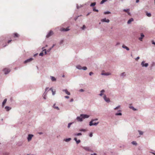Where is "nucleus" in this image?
<instances>
[{
    "mask_svg": "<svg viewBox=\"0 0 155 155\" xmlns=\"http://www.w3.org/2000/svg\"><path fill=\"white\" fill-rule=\"evenodd\" d=\"M97 120V119H96L95 120H92L89 123V125L90 126H92V125H97L98 123V122H97V123H93V122L94 120Z\"/></svg>",
    "mask_w": 155,
    "mask_h": 155,
    "instance_id": "nucleus-1",
    "label": "nucleus"
},
{
    "mask_svg": "<svg viewBox=\"0 0 155 155\" xmlns=\"http://www.w3.org/2000/svg\"><path fill=\"white\" fill-rule=\"evenodd\" d=\"M77 68L79 69H83L84 70H86L87 68L86 67H82L81 66L78 65L77 66Z\"/></svg>",
    "mask_w": 155,
    "mask_h": 155,
    "instance_id": "nucleus-2",
    "label": "nucleus"
},
{
    "mask_svg": "<svg viewBox=\"0 0 155 155\" xmlns=\"http://www.w3.org/2000/svg\"><path fill=\"white\" fill-rule=\"evenodd\" d=\"M53 34V31L50 30L46 36L47 38H48Z\"/></svg>",
    "mask_w": 155,
    "mask_h": 155,
    "instance_id": "nucleus-3",
    "label": "nucleus"
},
{
    "mask_svg": "<svg viewBox=\"0 0 155 155\" xmlns=\"http://www.w3.org/2000/svg\"><path fill=\"white\" fill-rule=\"evenodd\" d=\"M5 74H7L10 71V70L7 68H5L3 70Z\"/></svg>",
    "mask_w": 155,
    "mask_h": 155,
    "instance_id": "nucleus-4",
    "label": "nucleus"
},
{
    "mask_svg": "<svg viewBox=\"0 0 155 155\" xmlns=\"http://www.w3.org/2000/svg\"><path fill=\"white\" fill-rule=\"evenodd\" d=\"M33 135L32 134H29L28 137V141H30L31 140Z\"/></svg>",
    "mask_w": 155,
    "mask_h": 155,
    "instance_id": "nucleus-5",
    "label": "nucleus"
},
{
    "mask_svg": "<svg viewBox=\"0 0 155 155\" xmlns=\"http://www.w3.org/2000/svg\"><path fill=\"white\" fill-rule=\"evenodd\" d=\"M145 61H143L141 63V65L142 67H147L148 65V63H145Z\"/></svg>",
    "mask_w": 155,
    "mask_h": 155,
    "instance_id": "nucleus-6",
    "label": "nucleus"
},
{
    "mask_svg": "<svg viewBox=\"0 0 155 155\" xmlns=\"http://www.w3.org/2000/svg\"><path fill=\"white\" fill-rule=\"evenodd\" d=\"M104 98L105 101L107 102H109L110 101L109 98H107L105 95H104Z\"/></svg>",
    "mask_w": 155,
    "mask_h": 155,
    "instance_id": "nucleus-7",
    "label": "nucleus"
},
{
    "mask_svg": "<svg viewBox=\"0 0 155 155\" xmlns=\"http://www.w3.org/2000/svg\"><path fill=\"white\" fill-rule=\"evenodd\" d=\"M101 21L102 22H107L108 23L110 21V20L108 19H107L106 18L102 19Z\"/></svg>",
    "mask_w": 155,
    "mask_h": 155,
    "instance_id": "nucleus-8",
    "label": "nucleus"
},
{
    "mask_svg": "<svg viewBox=\"0 0 155 155\" xmlns=\"http://www.w3.org/2000/svg\"><path fill=\"white\" fill-rule=\"evenodd\" d=\"M81 117H82V118H88L89 116L86 114H81Z\"/></svg>",
    "mask_w": 155,
    "mask_h": 155,
    "instance_id": "nucleus-9",
    "label": "nucleus"
},
{
    "mask_svg": "<svg viewBox=\"0 0 155 155\" xmlns=\"http://www.w3.org/2000/svg\"><path fill=\"white\" fill-rule=\"evenodd\" d=\"M33 59L32 58H30L28 59L27 60H26L25 61H24V63H27L30 62L33 60Z\"/></svg>",
    "mask_w": 155,
    "mask_h": 155,
    "instance_id": "nucleus-10",
    "label": "nucleus"
},
{
    "mask_svg": "<svg viewBox=\"0 0 155 155\" xmlns=\"http://www.w3.org/2000/svg\"><path fill=\"white\" fill-rule=\"evenodd\" d=\"M62 91L64 92L67 94L68 95H70V93L68 91L67 89L63 90Z\"/></svg>",
    "mask_w": 155,
    "mask_h": 155,
    "instance_id": "nucleus-11",
    "label": "nucleus"
},
{
    "mask_svg": "<svg viewBox=\"0 0 155 155\" xmlns=\"http://www.w3.org/2000/svg\"><path fill=\"white\" fill-rule=\"evenodd\" d=\"M129 11L130 9H124L123 10L124 12H127L129 15H130V13L129 12Z\"/></svg>",
    "mask_w": 155,
    "mask_h": 155,
    "instance_id": "nucleus-12",
    "label": "nucleus"
},
{
    "mask_svg": "<svg viewBox=\"0 0 155 155\" xmlns=\"http://www.w3.org/2000/svg\"><path fill=\"white\" fill-rule=\"evenodd\" d=\"M69 30L68 27L67 28H61V30L62 31H68Z\"/></svg>",
    "mask_w": 155,
    "mask_h": 155,
    "instance_id": "nucleus-13",
    "label": "nucleus"
},
{
    "mask_svg": "<svg viewBox=\"0 0 155 155\" xmlns=\"http://www.w3.org/2000/svg\"><path fill=\"white\" fill-rule=\"evenodd\" d=\"M144 35L143 33H141V37L139 38V39L140 41H142V39L144 37Z\"/></svg>",
    "mask_w": 155,
    "mask_h": 155,
    "instance_id": "nucleus-14",
    "label": "nucleus"
},
{
    "mask_svg": "<svg viewBox=\"0 0 155 155\" xmlns=\"http://www.w3.org/2000/svg\"><path fill=\"white\" fill-rule=\"evenodd\" d=\"M82 117H78L77 118V119L78 121H82Z\"/></svg>",
    "mask_w": 155,
    "mask_h": 155,
    "instance_id": "nucleus-15",
    "label": "nucleus"
},
{
    "mask_svg": "<svg viewBox=\"0 0 155 155\" xmlns=\"http://www.w3.org/2000/svg\"><path fill=\"white\" fill-rule=\"evenodd\" d=\"M13 35L14 38H17L19 36V35L16 33H14Z\"/></svg>",
    "mask_w": 155,
    "mask_h": 155,
    "instance_id": "nucleus-16",
    "label": "nucleus"
},
{
    "mask_svg": "<svg viewBox=\"0 0 155 155\" xmlns=\"http://www.w3.org/2000/svg\"><path fill=\"white\" fill-rule=\"evenodd\" d=\"M7 101V99L6 98L5 99H4V101L2 103V106L3 107L5 106V103Z\"/></svg>",
    "mask_w": 155,
    "mask_h": 155,
    "instance_id": "nucleus-17",
    "label": "nucleus"
},
{
    "mask_svg": "<svg viewBox=\"0 0 155 155\" xmlns=\"http://www.w3.org/2000/svg\"><path fill=\"white\" fill-rule=\"evenodd\" d=\"M102 75H108L110 74V73H101Z\"/></svg>",
    "mask_w": 155,
    "mask_h": 155,
    "instance_id": "nucleus-18",
    "label": "nucleus"
},
{
    "mask_svg": "<svg viewBox=\"0 0 155 155\" xmlns=\"http://www.w3.org/2000/svg\"><path fill=\"white\" fill-rule=\"evenodd\" d=\"M122 48H123L126 49L127 51H129V48L128 47L125 46L124 45H122Z\"/></svg>",
    "mask_w": 155,
    "mask_h": 155,
    "instance_id": "nucleus-19",
    "label": "nucleus"
},
{
    "mask_svg": "<svg viewBox=\"0 0 155 155\" xmlns=\"http://www.w3.org/2000/svg\"><path fill=\"white\" fill-rule=\"evenodd\" d=\"M134 20L133 19V18H131L130 19L127 21V23L128 24H130L131 23V22L133 21Z\"/></svg>",
    "mask_w": 155,
    "mask_h": 155,
    "instance_id": "nucleus-20",
    "label": "nucleus"
},
{
    "mask_svg": "<svg viewBox=\"0 0 155 155\" xmlns=\"http://www.w3.org/2000/svg\"><path fill=\"white\" fill-rule=\"evenodd\" d=\"M5 108L7 111H8L11 109V108L9 107L6 106L5 107Z\"/></svg>",
    "mask_w": 155,
    "mask_h": 155,
    "instance_id": "nucleus-21",
    "label": "nucleus"
},
{
    "mask_svg": "<svg viewBox=\"0 0 155 155\" xmlns=\"http://www.w3.org/2000/svg\"><path fill=\"white\" fill-rule=\"evenodd\" d=\"M74 140L76 141L77 144L80 143L81 142V141L80 140H77V138L76 137L74 138Z\"/></svg>",
    "mask_w": 155,
    "mask_h": 155,
    "instance_id": "nucleus-22",
    "label": "nucleus"
},
{
    "mask_svg": "<svg viewBox=\"0 0 155 155\" xmlns=\"http://www.w3.org/2000/svg\"><path fill=\"white\" fill-rule=\"evenodd\" d=\"M50 90L52 92V94L54 95L55 94V91H54L52 89V88H51L50 89Z\"/></svg>",
    "mask_w": 155,
    "mask_h": 155,
    "instance_id": "nucleus-23",
    "label": "nucleus"
},
{
    "mask_svg": "<svg viewBox=\"0 0 155 155\" xmlns=\"http://www.w3.org/2000/svg\"><path fill=\"white\" fill-rule=\"evenodd\" d=\"M51 81H55L56 80V78L54 77H51Z\"/></svg>",
    "mask_w": 155,
    "mask_h": 155,
    "instance_id": "nucleus-24",
    "label": "nucleus"
},
{
    "mask_svg": "<svg viewBox=\"0 0 155 155\" xmlns=\"http://www.w3.org/2000/svg\"><path fill=\"white\" fill-rule=\"evenodd\" d=\"M96 4V3L95 2H94L93 3H91V4L90 5V6L91 7H93Z\"/></svg>",
    "mask_w": 155,
    "mask_h": 155,
    "instance_id": "nucleus-25",
    "label": "nucleus"
},
{
    "mask_svg": "<svg viewBox=\"0 0 155 155\" xmlns=\"http://www.w3.org/2000/svg\"><path fill=\"white\" fill-rule=\"evenodd\" d=\"M104 92L105 91L104 90H102L101 91V93L99 94V95L101 96H102L103 94L102 93Z\"/></svg>",
    "mask_w": 155,
    "mask_h": 155,
    "instance_id": "nucleus-26",
    "label": "nucleus"
},
{
    "mask_svg": "<svg viewBox=\"0 0 155 155\" xmlns=\"http://www.w3.org/2000/svg\"><path fill=\"white\" fill-rule=\"evenodd\" d=\"M71 140V138H68V139H66L64 140L66 142H68L70 141Z\"/></svg>",
    "mask_w": 155,
    "mask_h": 155,
    "instance_id": "nucleus-27",
    "label": "nucleus"
},
{
    "mask_svg": "<svg viewBox=\"0 0 155 155\" xmlns=\"http://www.w3.org/2000/svg\"><path fill=\"white\" fill-rule=\"evenodd\" d=\"M55 104H54L53 106V107L56 109L59 110V108L58 107H55Z\"/></svg>",
    "mask_w": 155,
    "mask_h": 155,
    "instance_id": "nucleus-28",
    "label": "nucleus"
},
{
    "mask_svg": "<svg viewBox=\"0 0 155 155\" xmlns=\"http://www.w3.org/2000/svg\"><path fill=\"white\" fill-rule=\"evenodd\" d=\"M79 131H83V132H86L87 131V130L86 129H80L79 130Z\"/></svg>",
    "mask_w": 155,
    "mask_h": 155,
    "instance_id": "nucleus-29",
    "label": "nucleus"
},
{
    "mask_svg": "<svg viewBox=\"0 0 155 155\" xmlns=\"http://www.w3.org/2000/svg\"><path fill=\"white\" fill-rule=\"evenodd\" d=\"M75 136H80L82 135V134L81 133H79L78 134H74Z\"/></svg>",
    "mask_w": 155,
    "mask_h": 155,
    "instance_id": "nucleus-30",
    "label": "nucleus"
},
{
    "mask_svg": "<svg viewBox=\"0 0 155 155\" xmlns=\"http://www.w3.org/2000/svg\"><path fill=\"white\" fill-rule=\"evenodd\" d=\"M146 15L148 17H150L151 16V14L150 13H148L147 12L146 13Z\"/></svg>",
    "mask_w": 155,
    "mask_h": 155,
    "instance_id": "nucleus-31",
    "label": "nucleus"
},
{
    "mask_svg": "<svg viewBox=\"0 0 155 155\" xmlns=\"http://www.w3.org/2000/svg\"><path fill=\"white\" fill-rule=\"evenodd\" d=\"M132 143L133 145H137V143L136 141H134L132 142Z\"/></svg>",
    "mask_w": 155,
    "mask_h": 155,
    "instance_id": "nucleus-32",
    "label": "nucleus"
},
{
    "mask_svg": "<svg viewBox=\"0 0 155 155\" xmlns=\"http://www.w3.org/2000/svg\"><path fill=\"white\" fill-rule=\"evenodd\" d=\"M107 1V0H102L100 3L101 4H102L104 3L105 2Z\"/></svg>",
    "mask_w": 155,
    "mask_h": 155,
    "instance_id": "nucleus-33",
    "label": "nucleus"
},
{
    "mask_svg": "<svg viewBox=\"0 0 155 155\" xmlns=\"http://www.w3.org/2000/svg\"><path fill=\"white\" fill-rule=\"evenodd\" d=\"M72 124V123H69L68 124V128H69L70 127L71 125Z\"/></svg>",
    "mask_w": 155,
    "mask_h": 155,
    "instance_id": "nucleus-34",
    "label": "nucleus"
},
{
    "mask_svg": "<svg viewBox=\"0 0 155 155\" xmlns=\"http://www.w3.org/2000/svg\"><path fill=\"white\" fill-rule=\"evenodd\" d=\"M110 13V12H108V11L107 12H105L104 13V14H105V15H106V14H109Z\"/></svg>",
    "mask_w": 155,
    "mask_h": 155,
    "instance_id": "nucleus-35",
    "label": "nucleus"
},
{
    "mask_svg": "<svg viewBox=\"0 0 155 155\" xmlns=\"http://www.w3.org/2000/svg\"><path fill=\"white\" fill-rule=\"evenodd\" d=\"M122 115V114L120 113H116L115 114L116 115Z\"/></svg>",
    "mask_w": 155,
    "mask_h": 155,
    "instance_id": "nucleus-36",
    "label": "nucleus"
},
{
    "mask_svg": "<svg viewBox=\"0 0 155 155\" xmlns=\"http://www.w3.org/2000/svg\"><path fill=\"white\" fill-rule=\"evenodd\" d=\"M138 132H139V134L140 135H142L143 134V132L141 131L138 130Z\"/></svg>",
    "mask_w": 155,
    "mask_h": 155,
    "instance_id": "nucleus-37",
    "label": "nucleus"
},
{
    "mask_svg": "<svg viewBox=\"0 0 155 155\" xmlns=\"http://www.w3.org/2000/svg\"><path fill=\"white\" fill-rule=\"evenodd\" d=\"M43 55H44L43 52H41L39 54V55L41 56H43Z\"/></svg>",
    "mask_w": 155,
    "mask_h": 155,
    "instance_id": "nucleus-38",
    "label": "nucleus"
},
{
    "mask_svg": "<svg viewBox=\"0 0 155 155\" xmlns=\"http://www.w3.org/2000/svg\"><path fill=\"white\" fill-rule=\"evenodd\" d=\"M130 108L132 109L133 110H136V109H135L134 107H130Z\"/></svg>",
    "mask_w": 155,
    "mask_h": 155,
    "instance_id": "nucleus-39",
    "label": "nucleus"
},
{
    "mask_svg": "<svg viewBox=\"0 0 155 155\" xmlns=\"http://www.w3.org/2000/svg\"><path fill=\"white\" fill-rule=\"evenodd\" d=\"M93 10L94 12H98V10L97 9H96L95 8H94Z\"/></svg>",
    "mask_w": 155,
    "mask_h": 155,
    "instance_id": "nucleus-40",
    "label": "nucleus"
},
{
    "mask_svg": "<svg viewBox=\"0 0 155 155\" xmlns=\"http://www.w3.org/2000/svg\"><path fill=\"white\" fill-rule=\"evenodd\" d=\"M85 150H87L89 151V148L88 147H85L84 148Z\"/></svg>",
    "mask_w": 155,
    "mask_h": 155,
    "instance_id": "nucleus-41",
    "label": "nucleus"
},
{
    "mask_svg": "<svg viewBox=\"0 0 155 155\" xmlns=\"http://www.w3.org/2000/svg\"><path fill=\"white\" fill-rule=\"evenodd\" d=\"M86 28V27L85 25H83V27H82V29H84Z\"/></svg>",
    "mask_w": 155,
    "mask_h": 155,
    "instance_id": "nucleus-42",
    "label": "nucleus"
},
{
    "mask_svg": "<svg viewBox=\"0 0 155 155\" xmlns=\"http://www.w3.org/2000/svg\"><path fill=\"white\" fill-rule=\"evenodd\" d=\"M92 136H93L92 133H90L89 134L90 137H92Z\"/></svg>",
    "mask_w": 155,
    "mask_h": 155,
    "instance_id": "nucleus-43",
    "label": "nucleus"
},
{
    "mask_svg": "<svg viewBox=\"0 0 155 155\" xmlns=\"http://www.w3.org/2000/svg\"><path fill=\"white\" fill-rule=\"evenodd\" d=\"M93 74V73L92 72H91L89 73V75H91Z\"/></svg>",
    "mask_w": 155,
    "mask_h": 155,
    "instance_id": "nucleus-44",
    "label": "nucleus"
},
{
    "mask_svg": "<svg viewBox=\"0 0 155 155\" xmlns=\"http://www.w3.org/2000/svg\"><path fill=\"white\" fill-rule=\"evenodd\" d=\"M120 106H118L117 107H116L115 108H114V109L115 110H117V109H118V108H119Z\"/></svg>",
    "mask_w": 155,
    "mask_h": 155,
    "instance_id": "nucleus-45",
    "label": "nucleus"
},
{
    "mask_svg": "<svg viewBox=\"0 0 155 155\" xmlns=\"http://www.w3.org/2000/svg\"><path fill=\"white\" fill-rule=\"evenodd\" d=\"M65 98H69V96H65V97H64Z\"/></svg>",
    "mask_w": 155,
    "mask_h": 155,
    "instance_id": "nucleus-46",
    "label": "nucleus"
},
{
    "mask_svg": "<svg viewBox=\"0 0 155 155\" xmlns=\"http://www.w3.org/2000/svg\"><path fill=\"white\" fill-rule=\"evenodd\" d=\"M140 58V57H137L136 58V60H138Z\"/></svg>",
    "mask_w": 155,
    "mask_h": 155,
    "instance_id": "nucleus-47",
    "label": "nucleus"
},
{
    "mask_svg": "<svg viewBox=\"0 0 155 155\" xmlns=\"http://www.w3.org/2000/svg\"><path fill=\"white\" fill-rule=\"evenodd\" d=\"M125 74V73L124 72H123V73H122L121 74V76H123V75H124V74Z\"/></svg>",
    "mask_w": 155,
    "mask_h": 155,
    "instance_id": "nucleus-48",
    "label": "nucleus"
},
{
    "mask_svg": "<svg viewBox=\"0 0 155 155\" xmlns=\"http://www.w3.org/2000/svg\"><path fill=\"white\" fill-rule=\"evenodd\" d=\"M51 48H50L48 50H47V51L48 52H49L51 50Z\"/></svg>",
    "mask_w": 155,
    "mask_h": 155,
    "instance_id": "nucleus-49",
    "label": "nucleus"
},
{
    "mask_svg": "<svg viewBox=\"0 0 155 155\" xmlns=\"http://www.w3.org/2000/svg\"><path fill=\"white\" fill-rule=\"evenodd\" d=\"M80 91H81V92H83L84 91V90L82 89H81L80 90Z\"/></svg>",
    "mask_w": 155,
    "mask_h": 155,
    "instance_id": "nucleus-50",
    "label": "nucleus"
},
{
    "mask_svg": "<svg viewBox=\"0 0 155 155\" xmlns=\"http://www.w3.org/2000/svg\"><path fill=\"white\" fill-rule=\"evenodd\" d=\"M46 96L45 95L43 97H44V98L45 99H46Z\"/></svg>",
    "mask_w": 155,
    "mask_h": 155,
    "instance_id": "nucleus-51",
    "label": "nucleus"
},
{
    "mask_svg": "<svg viewBox=\"0 0 155 155\" xmlns=\"http://www.w3.org/2000/svg\"><path fill=\"white\" fill-rule=\"evenodd\" d=\"M73 101V99H71V100H70V102H72Z\"/></svg>",
    "mask_w": 155,
    "mask_h": 155,
    "instance_id": "nucleus-52",
    "label": "nucleus"
},
{
    "mask_svg": "<svg viewBox=\"0 0 155 155\" xmlns=\"http://www.w3.org/2000/svg\"><path fill=\"white\" fill-rule=\"evenodd\" d=\"M48 87H47L45 89V91H47L48 90Z\"/></svg>",
    "mask_w": 155,
    "mask_h": 155,
    "instance_id": "nucleus-53",
    "label": "nucleus"
},
{
    "mask_svg": "<svg viewBox=\"0 0 155 155\" xmlns=\"http://www.w3.org/2000/svg\"><path fill=\"white\" fill-rule=\"evenodd\" d=\"M11 41H12V40H9V41H8V43H9L11 42Z\"/></svg>",
    "mask_w": 155,
    "mask_h": 155,
    "instance_id": "nucleus-54",
    "label": "nucleus"
},
{
    "mask_svg": "<svg viewBox=\"0 0 155 155\" xmlns=\"http://www.w3.org/2000/svg\"><path fill=\"white\" fill-rule=\"evenodd\" d=\"M91 155H97L95 153H94L93 154H91Z\"/></svg>",
    "mask_w": 155,
    "mask_h": 155,
    "instance_id": "nucleus-55",
    "label": "nucleus"
},
{
    "mask_svg": "<svg viewBox=\"0 0 155 155\" xmlns=\"http://www.w3.org/2000/svg\"><path fill=\"white\" fill-rule=\"evenodd\" d=\"M139 0H136V2L138 3L139 2Z\"/></svg>",
    "mask_w": 155,
    "mask_h": 155,
    "instance_id": "nucleus-56",
    "label": "nucleus"
},
{
    "mask_svg": "<svg viewBox=\"0 0 155 155\" xmlns=\"http://www.w3.org/2000/svg\"><path fill=\"white\" fill-rule=\"evenodd\" d=\"M152 44H154V45H155V42H153V41H152Z\"/></svg>",
    "mask_w": 155,
    "mask_h": 155,
    "instance_id": "nucleus-57",
    "label": "nucleus"
},
{
    "mask_svg": "<svg viewBox=\"0 0 155 155\" xmlns=\"http://www.w3.org/2000/svg\"><path fill=\"white\" fill-rule=\"evenodd\" d=\"M54 45H55L54 44L52 46V47L51 48H52L54 46Z\"/></svg>",
    "mask_w": 155,
    "mask_h": 155,
    "instance_id": "nucleus-58",
    "label": "nucleus"
},
{
    "mask_svg": "<svg viewBox=\"0 0 155 155\" xmlns=\"http://www.w3.org/2000/svg\"><path fill=\"white\" fill-rule=\"evenodd\" d=\"M152 153L153 154H154V155H155V151L154 152H153V153Z\"/></svg>",
    "mask_w": 155,
    "mask_h": 155,
    "instance_id": "nucleus-59",
    "label": "nucleus"
},
{
    "mask_svg": "<svg viewBox=\"0 0 155 155\" xmlns=\"http://www.w3.org/2000/svg\"><path fill=\"white\" fill-rule=\"evenodd\" d=\"M45 54H46V51L45 50Z\"/></svg>",
    "mask_w": 155,
    "mask_h": 155,
    "instance_id": "nucleus-60",
    "label": "nucleus"
},
{
    "mask_svg": "<svg viewBox=\"0 0 155 155\" xmlns=\"http://www.w3.org/2000/svg\"><path fill=\"white\" fill-rule=\"evenodd\" d=\"M37 55V54H35L34 55V56H36Z\"/></svg>",
    "mask_w": 155,
    "mask_h": 155,
    "instance_id": "nucleus-61",
    "label": "nucleus"
},
{
    "mask_svg": "<svg viewBox=\"0 0 155 155\" xmlns=\"http://www.w3.org/2000/svg\"><path fill=\"white\" fill-rule=\"evenodd\" d=\"M63 41H61V43H62V42H63Z\"/></svg>",
    "mask_w": 155,
    "mask_h": 155,
    "instance_id": "nucleus-62",
    "label": "nucleus"
},
{
    "mask_svg": "<svg viewBox=\"0 0 155 155\" xmlns=\"http://www.w3.org/2000/svg\"><path fill=\"white\" fill-rule=\"evenodd\" d=\"M89 15V13H88L87 15V16L88 15Z\"/></svg>",
    "mask_w": 155,
    "mask_h": 155,
    "instance_id": "nucleus-63",
    "label": "nucleus"
},
{
    "mask_svg": "<svg viewBox=\"0 0 155 155\" xmlns=\"http://www.w3.org/2000/svg\"><path fill=\"white\" fill-rule=\"evenodd\" d=\"M119 43H117V45H119Z\"/></svg>",
    "mask_w": 155,
    "mask_h": 155,
    "instance_id": "nucleus-64",
    "label": "nucleus"
}]
</instances>
